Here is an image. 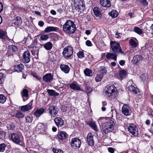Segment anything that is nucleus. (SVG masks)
Here are the masks:
<instances>
[{
  "instance_id": "obj_3",
  "label": "nucleus",
  "mask_w": 153,
  "mask_h": 153,
  "mask_svg": "<svg viewBox=\"0 0 153 153\" xmlns=\"http://www.w3.org/2000/svg\"><path fill=\"white\" fill-rule=\"evenodd\" d=\"M76 27L74 22L70 20H67L63 26V31L68 34H73L75 33Z\"/></svg>"
},
{
  "instance_id": "obj_57",
  "label": "nucleus",
  "mask_w": 153,
  "mask_h": 153,
  "mask_svg": "<svg viewBox=\"0 0 153 153\" xmlns=\"http://www.w3.org/2000/svg\"><path fill=\"white\" fill-rule=\"evenodd\" d=\"M108 150L109 152L111 153H114V148L111 147L108 148Z\"/></svg>"
},
{
  "instance_id": "obj_64",
  "label": "nucleus",
  "mask_w": 153,
  "mask_h": 153,
  "mask_svg": "<svg viewBox=\"0 0 153 153\" xmlns=\"http://www.w3.org/2000/svg\"><path fill=\"white\" fill-rule=\"evenodd\" d=\"M150 121L149 120H146L145 122V123L147 125H149L150 124Z\"/></svg>"
},
{
  "instance_id": "obj_27",
  "label": "nucleus",
  "mask_w": 153,
  "mask_h": 153,
  "mask_svg": "<svg viewBox=\"0 0 153 153\" xmlns=\"http://www.w3.org/2000/svg\"><path fill=\"white\" fill-rule=\"evenodd\" d=\"M128 89L132 92V94H137L139 92L138 88L132 85L128 86Z\"/></svg>"
},
{
  "instance_id": "obj_22",
  "label": "nucleus",
  "mask_w": 153,
  "mask_h": 153,
  "mask_svg": "<svg viewBox=\"0 0 153 153\" xmlns=\"http://www.w3.org/2000/svg\"><path fill=\"white\" fill-rule=\"evenodd\" d=\"M61 70L65 74L68 73L70 71V68L67 65L61 64L60 65Z\"/></svg>"
},
{
  "instance_id": "obj_41",
  "label": "nucleus",
  "mask_w": 153,
  "mask_h": 153,
  "mask_svg": "<svg viewBox=\"0 0 153 153\" xmlns=\"http://www.w3.org/2000/svg\"><path fill=\"white\" fill-rule=\"evenodd\" d=\"M6 97L3 94H1L0 95V103H4L6 100Z\"/></svg>"
},
{
  "instance_id": "obj_49",
  "label": "nucleus",
  "mask_w": 153,
  "mask_h": 153,
  "mask_svg": "<svg viewBox=\"0 0 153 153\" xmlns=\"http://www.w3.org/2000/svg\"><path fill=\"white\" fill-rule=\"evenodd\" d=\"M6 147V145L4 143L0 144V152H3Z\"/></svg>"
},
{
  "instance_id": "obj_60",
  "label": "nucleus",
  "mask_w": 153,
  "mask_h": 153,
  "mask_svg": "<svg viewBox=\"0 0 153 153\" xmlns=\"http://www.w3.org/2000/svg\"><path fill=\"white\" fill-rule=\"evenodd\" d=\"M3 10V5L2 3L0 2V13H1Z\"/></svg>"
},
{
  "instance_id": "obj_12",
  "label": "nucleus",
  "mask_w": 153,
  "mask_h": 153,
  "mask_svg": "<svg viewBox=\"0 0 153 153\" xmlns=\"http://www.w3.org/2000/svg\"><path fill=\"white\" fill-rule=\"evenodd\" d=\"M10 114L19 119L22 118L25 116V115L22 112L17 110L11 111L10 112Z\"/></svg>"
},
{
  "instance_id": "obj_24",
  "label": "nucleus",
  "mask_w": 153,
  "mask_h": 153,
  "mask_svg": "<svg viewBox=\"0 0 153 153\" xmlns=\"http://www.w3.org/2000/svg\"><path fill=\"white\" fill-rule=\"evenodd\" d=\"M68 135L67 133L63 131L59 132L58 134V138L61 140L65 139L68 136Z\"/></svg>"
},
{
  "instance_id": "obj_5",
  "label": "nucleus",
  "mask_w": 153,
  "mask_h": 153,
  "mask_svg": "<svg viewBox=\"0 0 153 153\" xmlns=\"http://www.w3.org/2000/svg\"><path fill=\"white\" fill-rule=\"evenodd\" d=\"M73 48L70 46L65 47L62 53V55L65 58L70 57L73 54Z\"/></svg>"
},
{
  "instance_id": "obj_38",
  "label": "nucleus",
  "mask_w": 153,
  "mask_h": 153,
  "mask_svg": "<svg viewBox=\"0 0 153 153\" xmlns=\"http://www.w3.org/2000/svg\"><path fill=\"white\" fill-rule=\"evenodd\" d=\"M134 31L139 35H141L143 33V30L138 27H135L134 28Z\"/></svg>"
},
{
  "instance_id": "obj_26",
  "label": "nucleus",
  "mask_w": 153,
  "mask_h": 153,
  "mask_svg": "<svg viewBox=\"0 0 153 153\" xmlns=\"http://www.w3.org/2000/svg\"><path fill=\"white\" fill-rule=\"evenodd\" d=\"M22 21L20 17H17L13 19L12 22L14 25L18 26L20 25L22 23Z\"/></svg>"
},
{
  "instance_id": "obj_21",
  "label": "nucleus",
  "mask_w": 153,
  "mask_h": 153,
  "mask_svg": "<svg viewBox=\"0 0 153 153\" xmlns=\"http://www.w3.org/2000/svg\"><path fill=\"white\" fill-rule=\"evenodd\" d=\"M32 101H31L30 103L26 105L22 106L21 108V110L23 111H27L32 108Z\"/></svg>"
},
{
  "instance_id": "obj_63",
  "label": "nucleus",
  "mask_w": 153,
  "mask_h": 153,
  "mask_svg": "<svg viewBox=\"0 0 153 153\" xmlns=\"http://www.w3.org/2000/svg\"><path fill=\"white\" fill-rule=\"evenodd\" d=\"M85 33L86 34L88 35L90 34L91 31L90 30H87L85 31Z\"/></svg>"
},
{
  "instance_id": "obj_17",
  "label": "nucleus",
  "mask_w": 153,
  "mask_h": 153,
  "mask_svg": "<svg viewBox=\"0 0 153 153\" xmlns=\"http://www.w3.org/2000/svg\"><path fill=\"white\" fill-rule=\"evenodd\" d=\"M100 5L103 7H109L111 6V3L109 0H100Z\"/></svg>"
},
{
  "instance_id": "obj_33",
  "label": "nucleus",
  "mask_w": 153,
  "mask_h": 153,
  "mask_svg": "<svg viewBox=\"0 0 153 153\" xmlns=\"http://www.w3.org/2000/svg\"><path fill=\"white\" fill-rule=\"evenodd\" d=\"M47 92L50 95L52 96H56L59 95L58 93L56 92L55 91L53 90L48 89Z\"/></svg>"
},
{
  "instance_id": "obj_36",
  "label": "nucleus",
  "mask_w": 153,
  "mask_h": 153,
  "mask_svg": "<svg viewBox=\"0 0 153 153\" xmlns=\"http://www.w3.org/2000/svg\"><path fill=\"white\" fill-rule=\"evenodd\" d=\"M108 14L113 18L117 17L118 15V13L116 10H113L108 13Z\"/></svg>"
},
{
  "instance_id": "obj_43",
  "label": "nucleus",
  "mask_w": 153,
  "mask_h": 153,
  "mask_svg": "<svg viewBox=\"0 0 153 153\" xmlns=\"http://www.w3.org/2000/svg\"><path fill=\"white\" fill-rule=\"evenodd\" d=\"M119 75L121 78H123L126 76V72L124 70H121L120 71Z\"/></svg>"
},
{
  "instance_id": "obj_56",
  "label": "nucleus",
  "mask_w": 153,
  "mask_h": 153,
  "mask_svg": "<svg viewBox=\"0 0 153 153\" xmlns=\"http://www.w3.org/2000/svg\"><path fill=\"white\" fill-rule=\"evenodd\" d=\"M139 1L145 5H147L148 4V3L146 0H139Z\"/></svg>"
},
{
  "instance_id": "obj_40",
  "label": "nucleus",
  "mask_w": 153,
  "mask_h": 153,
  "mask_svg": "<svg viewBox=\"0 0 153 153\" xmlns=\"http://www.w3.org/2000/svg\"><path fill=\"white\" fill-rule=\"evenodd\" d=\"M7 36L4 31L0 30V38L2 39H5Z\"/></svg>"
},
{
  "instance_id": "obj_34",
  "label": "nucleus",
  "mask_w": 153,
  "mask_h": 153,
  "mask_svg": "<svg viewBox=\"0 0 153 153\" xmlns=\"http://www.w3.org/2000/svg\"><path fill=\"white\" fill-rule=\"evenodd\" d=\"M31 51L33 55L38 56L39 54V50L37 48L33 47L32 49H31Z\"/></svg>"
},
{
  "instance_id": "obj_31",
  "label": "nucleus",
  "mask_w": 153,
  "mask_h": 153,
  "mask_svg": "<svg viewBox=\"0 0 153 153\" xmlns=\"http://www.w3.org/2000/svg\"><path fill=\"white\" fill-rule=\"evenodd\" d=\"M45 110V109L44 108L38 109L34 112V115L37 117H39L43 113Z\"/></svg>"
},
{
  "instance_id": "obj_13",
  "label": "nucleus",
  "mask_w": 153,
  "mask_h": 153,
  "mask_svg": "<svg viewBox=\"0 0 153 153\" xmlns=\"http://www.w3.org/2000/svg\"><path fill=\"white\" fill-rule=\"evenodd\" d=\"M87 142L88 144L91 146H92L94 143V136L91 133L88 134L87 137Z\"/></svg>"
},
{
  "instance_id": "obj_16",
  "label": "nucleus",
  "mask_w": 153,
  "mask_h": 153,
  "mask_svg": "<svg viewBox=\"0 0 153 153\" xmlns=\"http://www.w3.org/2000/svg\"><path fill=\"white\" fill-rule=\"evenodd\" d=\"M23 57L25 62L28 63L30 61V53L28 51H27L24 52L23 55Z\"/></svg>"
},
{
  "instance_id": "obj_28",
  "label": "nucleus",
  "mask_w": 153,
  "mask_h": 153,
  "mask_svg": "<svg viewBox=\"0 0 153 153\" xmlns=\"http://www.w3.org/2000/svg\"><path fill=\"white\" fill-rule=\"evenodd\" d=\"M5 71L3 70H0V84H2L4 82L6 78L4 74Z\"/></svg>"
},
{
  "instance_id": "obj_61",
  "label": "nucleus",
  "mask_w": 153,
  "mask_h": 153,
  "mask_svg": "<svg viewBox=\"0 0 153 153\" xmlns=\"http://www.w3.org/2000/svg\"><path fill=\"white\" fill-rule=\"evenodd\" d=\"M51 14L53 15H55L56 14V11L53 10H52L50 12Z\"/></svg>"
},
{
  "instance_id": "obj_35",
  "label": "nucleus",
  "mask_w": 153,
  "mask_h": 153,
  "mask_svg": "<svg viewBox=\"0 0 153 153\" xmlns=\"http://www.w3.org/2000/svg\"><path fill=\"white\" fill-rule=\"evenodd\" d=\"M130 45L132 48H135L138 45L137 43L134 39H131L129 42Z\"/></svg>"
},
{
  "instance_id": "obj_20",
  "label": "nucleus",
  "mask_w": 153,
  "mask_h": 153,
  "mask_svg": "<svg viewBox=\"0 0 153 153\" xmlns=\"http://www.w3.org/2000/svg\"><path fill=\"white\" fill-rule=\"evenodd\" d=\"M142 60L143 57L140 55H137L133 57L132 62L134 64H138Z\"/></svg>"
},
{
  "instance_id": "obj_4",
  "label": "nucleus",
  "mask_w": 153,
  "mask_h": 153,
  "mask_svg": "<svg viewBox=\"0 0 153 153\" xmlns=\"http://www.w3.org/2000/svg\"><path fill=\"white\" fill-rule=\"evenodd\" d=\"M110 45L113 52L123 55H125L124 52L122 51L121 47L118 42L115 41H111L110 42Z\"/></svg>"
},
{
  "instance_id": "obj_15",
  "label": "nucleus",
  "mask_w": 153,
  "mask_h": 153,
  "mask_svg": "<svg viewBox=\"0 0 153 153\" xmlns=\"http://www.w3.org/2000/svg\"><path fill=\"white\" fill-rule=\"evenodd\" d=\"M54 121L56 126L58 127L62 126L64 124L63 120L60 117H56L54 119Z\"/></svg>"
},
{
  "instance_id": "obj_32",
  "label": "nucleus",
  "mask_w": 153,
  "mask_h": 153,
  "mask_svg": "<svg viewBox=\"0 0 153 153\" xmlns=\"http://www.w3.org/2000/svg\"><path fill=\"white\" fill-rule=\"evenodd\" d=\"M44 48L47 50H50L52 48L53 45L51 42H49L43 45Z\"/></svg>"
},
{
  "instance_id": "obj_25",
  "label": "nucleus",
  "mask_w": 153,
  "mask_h": 153,
  "mask_svg": "<svg viewBox=\"0 0 153 153\" xmlns=\"http://www.w3.org/2000/svg\"><path fill=\"white\" fill-rule=\"evenodd\" d=\"M106 57L108 59H112L116 61L117 55L115 54L112 53H108L106 55Z\"/></svg>"
},
{
  "instance_id": "obj_9",
  "label": "nucleus",
  "mask_w": 153,
  "mask_h": 153,
  "mask_svg": "<svg viewBox=\"0 0 153 153\" xmlns=\"http://www.w3.org/2000/svg\"><path fill=\"white\" fill-rule=\"evenodd\" d=\"M74 5L76 9L80 11L83 10L85 8L83 0H74Z\"/></svg>"
},
{
  "instance_id": "obj_14",
  "label": "nucleus",
  "mask_w": 153,
  "mask_h": 153,
  "mask_svg": "<svg viewBox=\"0 0 153 153\" xmlns=\"http://www.w3.org/2000/svg\"><path fill=\"white\" fill-rule=\"evenodd\" d=\"M22 97L24 101H26L28 97V91L26 89H23L21 92Z\"/></svg>"
},
{
  "instance_id": "obj_29",
  "label": "nucleus",
  "mask_w": 153,
  "mask_h": 153,
  "mask_svg": "<svg viewBox=\"0 0 153 153\" xmlns=\"http://www.w3.org/2000/svg\"><path fill=\"white\" fill-rule=\"evenodd\" d=\"M58 28L53 26H48L45 28L44 31L46 33H48L50 32L55 31L57 30Z\"/></svg>"
},
{
  "instance_id": "obj_30",
  "label": "nucleus",
  "mask_w": 153,
  "mask_h": 153,
  "mask_svg": "<svg viewBox=\"0 0 153 153\" xmlns=\"http://www.w3.org/2000/svg\"><path fill=\"white\" fill-rule=\"evenodd\" d=\"M24 66L21 64L15 65L14 67L15 70L18 72H22V70L24 69Z\"/></svg>"
},
{
  "instance_id": "obj_51",
  "label": "nucleus",
  "mask_w": 153,
  "mask_h": 153,
  "mask_svg": "<svg viewBox=\"0 0 153 153\" xmlns=\"http://www.w3.org/2000/svg\"><path fill=\"white\" fill-rule=\"evenodd\" d=\"M15 126L13 124L10 125L8 126V128L9 130H13L14 129Z\"/></svg>"
},
{
  "instance_id": "obj_39",
  "label": "nucleus",
  "mask_w": 153,
  "mask_h": 153,
  "mask_svg": "<svg viewBox=\"0 0 153 153\" xmlns=\"http://www.w3.org/2000/svg\"><path fill=\"white\" fill-rule=\"evenodd\" d=\"M99 70L100 72L102 74H102L103 75L104 74H105L107 73L106 69L105 67L104 66L100 67L99 68Z\"/></svg>"
},
{
  "instance_id": "obj_2",
  "label": "nucleus",
  "mask_w": 153,
  "mask_h": 153,
  "mask_svg": "<svg viewBox=\"0 0 153 153\" xmlns=\"http://www.w3.org/2000/svg\"><path fill=\"white\" fill-rule=\"evenodd\" d=\"M105 89V95L106 97L109 99H113L116 97L117 94V91L114 85L110 84L107 85Z\"/></svg>"
},
{
  "instance_id": "obj_46",
  "label": "nucleus",
  "mask_w": 153,
  "mask_h": 153,
  "mask_svg": "<svg viewBox=\"0 0 153 153\" xmlns=\"http://www.w3.org/2000/svg\"><path fill=\"white\" fill-rule=\"evenodd\" d=\"M78 58L82 59L85 57V55L83 51H79L77 54Z\"/></svg>"
},
{
  "instance_id": "obj_58",
  "label": "nucleus",
  "mask_w": 153,
  "mask_h": 153,
  "mask_svg": "<svg viewBox=\"0 0 153 153\" xmlns=\"http://www.w3.org/2000/svg\"><path fill=\"white\" fill-rule=\"evenodd\" d=\"M121 33L117 32L115 34V37L117 38H120L121 37Z\"/></svg>"
},
{
  "instance_id": "obj_45",
  "label": "nucleus",
  "mask_w": 153,
  "mask_h": 153,
  "mask_svg": "<svg viewBox=\"0 0 153 153\" xmlns=\"http://www.w3.org/2000/svg\"><path fill=\"white\" fill-rule=\"evenodd\" d=\"M44 127V125L42 123H39L36 127V129L37 130L39 131L43 129Z\"/></svg>"
},
{
  "instance_id": "obj_48",
  "label": "nucleus",
  "mask_w": 153,
  "mask_h": 153,
  "mask_svg": "<svg viewBox=\"0 0 153 153\" xmlns=\"http://www.w3.org/2000/svg\"><path fill=\"white\" fill-rule=\"evenodd\" d=\"M103 76V75L98 74L95 78V80L97 82H99L101 80Z\"/></svg>"
},
{
  "instance_id": "obj_1",
  "label": "nucleus",
  "mask_w": 153,
  "mask_h": 153,
  "mask_svg": "<svg viewBox=\"0 0 153 153\" xmlns=\"http://www.w3.org/2000/svg\"><path fill=\"white\" fill-rule=\"evenodd\" d=\"M105 120L104 122L102 124V131L106 134L111 132L114 129L115 126V123L113 118H108L106 119L104 117H100L99 120Z\"/></svg>"
},
{
  "instance_id": "obj_53",
  "label": "nucleus",
  "mask_w": 153,
  "mask_h": 153,
  "mask_svg": "<svg viewBox=\"0 0 153 153\" xmlns=\"http://www.w3.org/2000/svg\"><path fill=\"white\" fill-rule=\"evenodd\" d=\"M5 133L4 131H0V138H4L5 136Z\"/></svg>"
},
{
  "instance_id": "obj_8",
  "label": "nucleus",
  "mask_w": 153,
  "mask_h": 153,
  "mask_svg": "<svg viewBox=\"0 0 153 153\" xmlns=\"http://www.w3.org/2000/svg\"><path fill=\"white\" fill-rule=\"evenodd\" d=\"M128 130L131 134L137 136L138 135V130L136 126L133 124H130L128 127Z\"/></svg>"
},
{
  "instance_id": "obj_10",
  "label": "nucleus",
  "mask_w": 153,
  "mask_h": 153,
  "mask_svg": "<svg viewBox=\"0 0 153 153\" xmlns=\"http://www.w3.org/2000/svg\"><path fill=\"white\" fill-rule=\"evenodd\" d=\"M71 144L73 147H76V148L78 149L80 147L81 142L79 139L74 138L71 139Z\"/></svg>"
},
{
  "instance_id": "obj_50",
  "label": "nucleus",
  "mask_w": 153,
  "mask_h": 153,
  "mask_svg": "<svg viewBox=\"0 0 153 153\" xmlns=\"http://www.w3.org/2000/svg\"><path fill=\"white\" fill-rule=\"evenodd\" d=\"M26 121L27 123H30L32 121V118L30 116H27L26 118Z\"/></svg>"
},
{
  "instance_id": "obj_44",
  "label": "nucleus",
  "mask_w": 153,
  "mask_h": 153,
  "mask_svg": "<svg viewBox=\"0 0 153 153\" xmlns=\"http://www.w3.org/2000/svg\"><path fill=\"white\" fill-rule=\"evenodd\" d=\"M89 126L94 130H97V126L95 123L94 122H91L89 123Z\"/></svg>"
},
{
  "instance_id": "obj_47",
  "label": "nucleus",
  "mask_w": 153,
  "mask_h": 153,
  "mask_svg": "<svg viewBox=\"0 0 153 153\" xmlns=\"http://www.w3.org/2000/svg\"><path fill=\"white\" fill-rule=\"evenodd\" d=\"M49 38V36L47 34L42 35L40 36V39L42 41L46 40Z\"/></svg>"
},
{
  "instance_id": "obj_55",
  "label": "nucleus",
  "mask_w": 153,
  "mask_h": 153,
  "mask_svg": "<svg viewBox=\"0 0 153 153\" xmlns=\"http://www.w3.org/2000/svg\"><path fill=\"white\" fill-rule=\"evenodd\" d=\"M86 45L88 46H91L92 45L91 42L89 40H88L85 42Z\"/></svg>"
},
{
  "instance_id": "obj_59",
  "label": "nucleus",
  "mask_w": 153,
  "mask_h": 153,
  "mask_svg": "<svg viewBox=\"0 0 153 153\" xmlns=\"http://www.w3.org/2000/svg\"><path fill=\"white\" fill-rule=\"evenodd\" d=\"M38 25L40 27H42L44 25V23L42 21H39L38 22Z\"/></svg>"
},
{
  "instance_id": "obj_18",
  "label": "nucleus",
  "mask_w": 153,
  "mask_h": 153,
  "mask_svg": "<svg viewBox=\"0 0 153 153\" xmlns=\"http://www.w3.org/2000/svg\"><path fill=\"white\" fill-rule=\"evenodd\" d=\"M53 78V76L50 73L46 74L43 77V80L46 82H51Z\"/></svg>"
},
{
  "instance_id": "obj_23",
  "label": "nucleus",
  "mask_w": 153,
  "mask_h": 153,
  "mask_svg": "<svg viewBox=\"0 0 153 153\" xmlns=\"http://www.w3.org/2000/svg\"><path fill=\"white\" fill-rule=\"evenodd\" d=\"M70 87L74 90L79 91L81 89L80 87L76 82H73L70 85Z\"/></svg>"
},
{
  "instance_id": "obj_11",
  "label": "nucleus",
  "mask_w": 153,
  "mask_h": 153,
  "mask_svg": "<svg viewBox=\"0 0 153 153\" xmlns=\"http://www.w3.org/2000/svg\"><path fill=\"white\" fill-rule=\"evenodd\" d=\"M122 112L125 116L131 115V111L129 106L126 104H124L122 108Z\"/></svg>"
},
{
  "instance_id": "obj_54",
  "label": "nucleus",
  "mask_w": 153,
  "mask_h": 153,
  "mask_svg": "<svg viewBox=\"0 0 153 153\" xmlns=\"http://www.w3.org/2000/svg\"><path fill=\"white\" fill-rule=\"evenodd\" d=\"M53 151L54 153H63V151L60 149H53Z\"/></svg>"
},
{
  "instance_id": "obj_37",
  "label": "nucleus",
  "mask_w": 153,
  "mask_h": 153,
  "mask_svg": "<svg viewBox=\"0 0 153 153\" xmlns=\"http://www.w3.org/2000/svg\"><path fill=\"white\" fill-rule=\"evenodd\" d=\"M85 75L88 76H92L93 73L92 71L90 69L87 68L84 71Z\"/></svg>"
},
{
  "instance_id": "obj_6",
  "label": "nucleus",
  "mask_w": 153,
  "mask_h": 153,
  "mask_svg": "<svg viewBox=\"0 0 153 153\" xmlns=\"http://www.w3.org/2000/svg\"><path fill=\"white\" fill-rule=\"evenodd\" d=\"M11 138L12 141L15 143L22 145V137L16 133H13L11 135Z\"/></svg>"
},
{
  "instance_id": "obj_62",
  "label": "nucleus",
  "mask_w": 153,
  "mask_h": 153,
  "mask_svg": "<svg viewBox=\"0 0 153 153\" xmlns=\"http://www.w3.org/2000/svg\"><path fill=\"white\" fill-rule=\"evenodd\" d=\"M125 63V62L123 60H121L119 62V64L121 65H123Z\"/></svg>"
},
{
  "instance_id": "obj_7",
  "label": "nucleus",
  "mask_w": 153,
  "mask_h": 153,
  "mask_svg": "<svg viewBox=\"0 0 153 153\" xmlns=\"http://www.w3.org/2000/svg\"><path fill=\"white\" fill-rule=\"evenodd\" d=\"M49 113L51 117H55L58 114L59 110L57 107L54 105H49L48 108Z\"/></svg>"
},
{
  "instance_id": "obj_19",
  "label": "nucleus",
  "mask_w": 153,
  "mask_h": 153,
  "mask_svg": "<svg viewBox=\"0 0 153 153\" xmlns=\"http://www.w3.org/2000/svg\"><path fill=\"white\" fill-rule=\"evenodd\" d=\"M93 11L95 15L97 17L100 18L102 16V10L100 8L95 7L93 9Z\"/></svg>"
},
{
  "instance_id": "obj_42",
  "label": "nucleus",
  "mask_w": 153,
  "mask_h": 153,
  "mask_svg": "<svg viewBox=\"0 0 153 153\" xmlns=\"http://www.w3.org/2000/svg\"><path fill=\"white\" fill-rule=\"evenodd\" d=\"M8 49L13 52H16L17 50L16 47L13 45H9L8 46Z\"/></svg>"
},
{
  "instance_id": "obj_52",
  "label": "nucleus",
  "mask_w": 153,
  "mask_h": 153,
  "mask_svg": "<svg viewBox=\"0 0 153 153\" xmlns=\"http://www.w3.org/2000/svg\"><path fill=\"white\" fill-rule=\"evenodd\" d=\"M92 90V88L89 86H86V91L87 93H91Z\"/></svg>"
}]
</instances>
